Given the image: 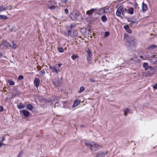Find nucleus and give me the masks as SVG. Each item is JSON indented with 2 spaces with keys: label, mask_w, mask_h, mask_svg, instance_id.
<instances>
[{
  "label": "nucleus",
  "mask_w": 157,
  "mask_h": 157,
  "mask_svg": "<svg viewBox=\"0 0 157 157\" xmlns=\"http://www.w3.org/2000/svg\"><path fill=\"white\" fill-rule=\"evenodd\" d=\"M0 111L1 112H2L4 110V109H3V107L2 106H0Z\"/></svg>",
  "instance_id": "38"
},
{
  "label": "nucleus",
  "mask_w": 157,
  "mask_h": 157,
  "mask_svg": "<svg viewBox=\"0 0 157 157\" xmlns=\"http://www.w3.org/2000/svg\"><path fill=\"white\" fill-rule=\"evenodd\" d=\"M18 79L19 80H22L23 79V76L22 75H20L18 77Z\"/></svg>",
  "instance_id": "34"
},
{
  "label": "nucleus",
  "mask_w": 157,
  "mask_h": 157,
  "mask_svg": "<svg viewBox=\"0 0 157 157\" xmlns=\"http://www.w3.org/2000/svg\"><path fill=\"white\" fill-rule=\"evenodd\" d=\"M153 87L154 89H157V83L154 85L153 86Z\"/></svg>",
  "instance_id": "37"
},
{
  "label": "nucleus",
  "mask_w": 157,
  "mask_h": 157,
  "mask_svg": "<svg viewBox=\"0 0 157 157\" xmlns=\"http://www.w3.org/2000/svg\"><path fill=\"white\" fill-rule=\"evenodd\" d=\"M80 101L78 100H76L74 101L73 104L72 105V107L74 108L78 106L80 103Z\"/></svg>",
  "instance_id": "10"
},
{
  "label": "nucleus",
  "mask_w": 157,
  "mask_h": 157,
  "mask_svg": "<svg viewBox=\"0 0 157 157\" xmlns=\"http://www.w3.org/2000/svg\"><path fill=\"white\" fill-rule=\"evenodd\" d=\"M39 73L40 76H43L45 74V72L44 71H41Z\"/></svg>",
  "instance_id": "27"
},
{
  "label": "nucleus",
  "mask_w": 157,
  "mask_h": 157,
  "mask_svg": "<svg viewBox=\"0 0 157 157\" xmlns=\"http://www.w3.org/2000/svg\"><path fill=\"white\" fill-rule=\"evenodd\" d=\"M7 19V17L4 15H0V19Z\"/></svg>",
  "instance_id": "26"
},
{
  "label": "nucleus",
  "mask_w": 157,
  "mask_h": 157,
  "mask_svg": "<svg viewBox=\"0 0 157 157\" xmlns=\"http://www.w3.org/2000/svg\"><path fill=\"white\" fill-rule=\"evenodd\" d=\"M130 46H134L137 44V41L136 39H133V40H131L129 42Z\"/></svg>",
  "instance_id": "12"
},
{
  "label": "nucleus",
  "mask_w": 157,
  "mask_h": 157,
  "mask_svg": "<svg viewBox=\"0 0 157 157\" xmlns=\"http://www.w3.org/2000/svg\"><path fill=\"white\" fill-rule=\"evenodd\" d=\"M26 108L29 110H31L33 109V107L31 104H27L26 105Z\"/></svg>",
  "instance_id": "16"
},
{
  "label": "nucleus",
  "mask_w": 157,
  "mask_h": 157,
  "mask_svg": "<svg viewBox=\"0 0 157 157\" xmlns=\"http://www.w3.org/2000/svg\"><path fill=\"white\" fill-rule=\"evenodd\" d=\"M134 9L133 8H130L128 10L127 12L129 13L132 14L133 13Z\"/></svg>",
  "instance_id": "17"
},
{
  "label": "nucleus",
  "mask_w": 157,
  "mask_h": 157,
  "mask_svg": "<svg viewBox=\"0 0 157 157\" xmlns=\"http://www.w3.org/2000/svg\"><path fill=\"white\" fill-rule=\"evenodd\" d=\"M118 10L121 11L123 14L125 13V12H127L128 11V10H127L125 8L123 7V6L122 5H121L119 6L118 7Z\"/></svg>",
  "instance_id": "7"
},
{
  "label": "nucleus",
  "mask_w": 157,
  "mask_h": 157,
  "mask_svg": "<svg viewBox=\"0 0 157 157\" xmlns=\"http://www.w3.org/2000/svg\"><path fill=\"white\" fill-rule=\"evenodd\" d=\"M61 66V63H59L58 64V66H59V67H60Z\"/></svg>",
  "instance_id": "45"
},
{
  "label": "nucleus",
  "mask_w": 157,
  "mask_h": 157,
  "mask_svg": "<svg viewBox=\"0 0 157 157\" xmlns=\"http://www.w3.org/2000/svg\"><path fill=\"white\" fill-rule=\"evenodd\" d=\"M105 20H102V21H103V22H105Z\"/></svg>",
  "instance_id": "50"
},
{
  "label": "nucleus",
  "mask_w": 157,
  "mask_h": 157,
  "mask_svg": "<svg viewBox=\"0 0 157 157\" xmlns=\"http://www.w3.org/2000/svg\"><path fill=\"white\" fill-rule=\"evenodd\" d=\"M128 35L127 34H125L124 35V38H125V37H127L128 36Z\"/></svg>",
  "instance_id": "43"
},
{
  "label": "nucleus",
  "mask_w": 157,
  "mask_h": 157,
  "mask_svg": "<svg viewBox=\"0 0 157 157\" xmlns=\"http://www.w3.org/2000/svg\"><path fill=\"white\" fill-rule=\"evenodd\" d=\"M90 81L92 82H95V80L94 79L92 78H90L89 79Z\"/></svg>",
  "instance_id": "36"
},
{
  "label": "nucleus",
  "mask_w": 157,
  "mask_h": 157,
  "mask_svg": "<svg viewBox=\"0 0 157 157\" xmlns=\"http://www.w3.org/2000/svg\"><path fill=\"white\" fill-rule=\"evenodd\" d=\"M101 10H102V11H104V10H102V9H101Z\"/></svg>",
  "instance_id": "51"
},
{
  "label": "nucleus",
  "mask_w": 157,
  "mask_h": 157,
  "mask_svg": "<svg viewBox=\"0 0 157 157\" xmlns=\"http://www.w3.org/2000/svg\"><path fill=\"white\" fill-rule=\"evenodd\" d=\"M22 154V153H21V152H20L19 153V155L18 156V157H21V155Z\"/></svg>",
  "instance_id": "42"
},
{
  "label": "nucleus",
  "mask_w": 157,
  "mask_h": 157,
  "mask_svg": "<svg viewBox=\"0 0 157 157\" xmlns=\"http://www.w3.org/2000/svg\"><path fill=\"white\" fill-rule=\"evenodd\" d=\"M157 46L155 45L152 44L149 46L147 48V49H149L150 50H153L156 48H157Z\"/></svg>",
  "instance_id": "15"
},
{
  "label": "nucleus",
  "mask_w": 157,
  "mask_h": 157,
  "mask_svg": "<svg viewBox=\"0 0 157 157\" xmlns=\"http://www.w3.org/2000/svg\"><path fill=\"white\" fill-rule=\"evenodd\" d=\"M80 14L78 12L76 11L75 12V13L74 15V17L75 18H76Z\"/></svg>",
  "instance_id": "22"
},
{
  "label": "nucleus",
  "mask_w": 157,
  "mask_h": 157,
  "mask_svg": "<svg viewBox=\"0 0 157 157\" xmlns=\"http://www.w3.org/2000/svg\"><path fill=\"white\" fill-rule=\"evenodd\" d=\"M6 10V8L2 6H0V13Z\"/></svg>",
  "instance_id": "24"
},
{
  "label": "nucleus",
  "mask_w": 157,
  "mask_h": 157,
  "mask_svg": "<svg viewBox=\"0 0 157 157\" xmlns=\"http://www.w3.org/2000/svg\"><path fill=\"white\" fill-rule=\"evenodd\" d=\"M129 22H131V24H132V25H133L134 26H135L136 25L138 24V22L136 21H133L132 20V21H129ZM133 25H132V26Z\"/></svg>",
  "instance_id": "18"
},
{
  "label": "nucleus",
  "mask_w": 157,
  "mask_h": 157,
  "mask_svg": "<svg viewBox=\"0 0 157 157\" xmlns=\"http://www.w3.org/2000/svg\"><path fill=\"white\" fill-rule=\"evenodd\" d=\"M8 82L9 83L10 85H14V82L12 80H8Z\"/></svg>",
  "instance_id": "29"
},
{
  "label": "nucleus",
  "mask_w": 157,
  "mask_h": 157,
  "mask_svg": "<svg viewBox=\"0 0 157 157\" xmlns=\"http://www.w3.org/2000/svg\"><path fill=\"white\" fill-rule=\"evenodd\" d=\"M142 10L143 12L146 11L148 9L147 5L143 2L142 5Z\"/></svg>",
  "instance_id": "11"
},
{
  "label": "nucleus",
  "mask_w": 157,
  "mask_h": 157,
  "mask_svg": "<svg viewBox=\"0 0 157 157\" xmlns=\"http://www.w3.org/2000/svg\"><path fill=\"white\" fill-rule=\"evenodd\" d=\"M40 82V80L39 78H35L34 83L35 86H36V87H38L39 86Z\"/></svg>",
  "instance_id": "8"
},
{
  "label": "nucleus",
  "mask_w": 157,
  "mask_h": 157,
  "mask_svg": "<svg viewBox=\"0 0 157 157\" xmlns=\"http://www.w3.org/2000/svg\"><path fill=\"white\" fill-rule=\"evenodd\" d=\"M84 144L92 152H95L101 148V145L93 141L85 140L84 141Z\"/></svg>",
  "instance_id": "2"
},
{
  "label": "nucleus",
  "mask_w": 157,
  "mask_h": 157,
  "mask_svg": "<svg viewBox=\"0 0 157 157\" xmlns=\"http://www.w3.org/2000/svg\"><path fill=\"white\" fill-rule=\"evenodd\" d=\"M17 106L18 108L19 109H23L25 107V105H22L21 104L19 105H17Z\"/></svg>",
  "instance_id": "21"
},
{
  "label": "nucleus",
  "mask_w": 157,
  "mask_h": 157,
  "mask_svg": "<svg viewBox=\"0 0 157 157\" xmlns=\"http://www.w3.org/2000/svg\"><path fill=\"white\" fill-rule=\"evenodd\" d=\"M5 137H3V139H2V141H4L5 140Z\"/></svg>",
  "instance_id": "46"
},
{
  "label": "nucleus",
  "mask_w": 157,
  "mask_h": 157,
  "mask_svg": "<svg viewBox=\"0 0 157 157\" xmlns=\"http://www.w3.org/2000/svg\"><path fill=\"white\" fill-rule=\"evenodd\" d=\"M2 143L1 142H0V147H1V146H2Z\"/></svg>",
  "instance_id": "47"
},
{
  "label": "nucleus",
  "mask_w": 157,
  "mask_h": 157,
  "mask_svg": "<svg viewBox=\"0 0 157 157\" xmlns=\"http://www.w3.org/2000/svg\"><path fill=\"white\" fill-rule=\"evenodd\" d=\"M143 66L144 68L147 69L149 68V67L148 65V64L147 63H144L143 64Z\"/></svg>",
  "instance_id": "20"
},
{
  "label": "nucleus",
  "mask_w": 157,
  "mask_h": 157,
  "mask_svg": "<svg viewBox=\"0 0 157 157\" xmlns=\"http://www.w3.org/2000/svg\"><path fill=\"white\" fill-rule=\"evenodd\" d=\"M58 50L60 52H64L63 49L61 47H58Z\"/></svg>",
  "instance_id": "31"
},
{
  "label": "nucleus",
  "mask_w": 157,
  "mask_h": 157,
  "mask_svg": "<svg viewBox=\"0 0 157 157\" xmlns=\"http://www.w3.org/2000/svg\"><path fill=\"white\" fill-rule=\"evenodd\" d=\"M124 28L128 33L131 34L132 33V31L130 29L128 25H124Z\"/></svg>",
  "instance_id": "13"
},
{
  "label": "nucleus",
  "mask_w": 157,
  "mask_h": 157,
  "mask_svg": "<svg viewBox=\"0 0 157 157\" xmlns=\"http://www.w3.org/2000/svg\"><path fill=\"white\" fill-rule=\"evenodd\" d=\"M37 68L38 71L40 70L41 69V67L39 66H37Z\"/></svg>",
  "instance_id": "39"
},
{
  "label": "nucleus",
  "mask_w": 157,
  "mask_h": 157,
  "mask_svg": "<svg viewBox=\"0 0 157 157\" xmlns=\"http://www.w3.org/2000/svg\"><path fill=\"white\" fill-rule=\"evenodd\" d=\"M10 47L13 48H17V45L14 43L13 42H12V44H10Z\"/></svg>",
  "instance_id": "19"
},
{
  "label": "nucleus",
  "mask_w": 157,
  "mask_h": 157,
  "mask_svg": "<svg viewBox=\"0 0 157 157\" xmlns=\"http://www.w3.org/2000/svg\"><path fill=\"white\" fill-rule=\"evenodd\" d=\"M151 75V74H148V75H147V76H149V75Z\"/></svg>",
  "instance_id": "48"
},
{
  "label": "nucleus",
  "mask_w": 157,
  "mask_h": 157,
  "mask_svg": "<svg viewBox=\"0 0 157 157\" xmlns=\"http://www.w3.org/2000/svg\"><path fill=\"white\" fill-rule=\"evenodd\" d=\"M96 157H104V154L102 153H98Z\"/></svg>",
  "instance_id": "25"
},
{
  "label": "nucleus",
  "mask_w": 157,
  "mask_h": 157,
  "mask_svg": "<svg viewBox=\"0 0 157 157\" xmlns=\"http://www.w3.org/2000/svg\"><path fill=\"white\" fill-rule=\"evenodd\" d=\"M10 31H13L14 30H13V29H10Z\"/></svg>",
  "instance_id": "49"
},
{
  "label": "nucleus",
  "mask_w": 157,
  "mask_h": 157,
  "mask_svg": "<svg viewBox=\"0 0 157 157\" xmlns=\"http://www.w3.org/2000/svg\"><path fill=\"white\" fill-rule=\"evenodd\" d=\"M78 56L77 55H73L71 56L72 59L73 60H75L77 58H78Z\"/></svg>",
  "instance_id": "23"
},
{
  "label": "nucleus",
  "mask_w": 157,
  "mask_h": 157,
  "mask_svg": "<svg viewBox=\"0 0 157 157\" xmlns=\"http://www.w3.org/2000/svg\"><path fill=\"white\" fill-rule=\"evenodd\" d=\"M107 18L106 16L105 15H103L101 17V20H107Z\"/></svg>",
  "instance_id": "35"
},
{
  "label": "nucleus",
  "mask_w": 157,
  "mask_h": 157,
  "mask_svg": "<svg viewBox=\"0 0 157 157\" xmlns=\"http://www.w3.org/2000/svg\"><path fill=\"white\" fill-rule=\"evenodd\" d=\"M96 12L98 13V10L97 8H93L90 9L89 10H88L86 12V14L89 16L92 15L94 12Z\"/></svg>",
  "instance_id": "5"
},
{
  "label": "nucleus",
  "mask_w": 157,
  "mask_h": 157,
  "mask_svg": "<svg viewBox=\"0 0 157 157\" xmlns=\"http://www.w3.org/2000/svg\"><path fill=\"white\" fill-rule=\"evenodd\" d=\"M109 35V33L108 32H105V37H106Z\"/></svg>",
  "instance_id": "33"
},
{
  "label": "nucleus",
  "mask_w": 157,
  "mask_h": 157,
  "mask_svg": "<svg viewBox=\"0 0 157 157\" xmlns=\"http://www.w3.org/2000/svg\"><path fill=\"white\" fill-rule=\"evenodd\" d=\"M56 5V3L54 2H51L48 4V6L51 10H53L55 8V6Z\"/></svg>",
  "instance_id": "4"
},
{
  "label": "nucleus",
  "mask_w": 157,
  "mask_h": 157,
  "mask_svg": "<svg viewBox=\"0 0 157 157\" xmlns=\"http://www.w3.org/2000/svg\"><path fill=\"white\" fill-rule=\"evenodd\" d=\"M22 112L24 115L25 117L28 116L30 114V113L26 110H23Z\"/></svg>",
  "instance_id": "14"
},
{
  "label": "nucleus",
  "mask_w": 157,
  "mask_h": 157,
  "mask_svg": "<svg viewBox=\"0 0 157 157\" xmlns=\"http://www.w3.org/2000/svg\"><path fill=\"white\" fill-rule=\"evenodd\" d=\"M49 68L51 70L52 72H55L56 74H58V72L60 71L59 69H57L55 67H52L51 66H49Z\"/></svg>",
  "instance_id": "9"
},
{
  "label": "nucleus",
  "mask_w": 157,
  "mask_h": 157,
  "mask_svg": "<svg viewBox=\"0 0 157 157\" xmlns=\"http://www.w3.org/2000/svg\"><path fill=\"white\" fill-rule=\"evenodd\" d=\"M88 33L89 34L90 32V26L88 27Z\"/></svg>",
  "instance_id": "41"
},
{
  "label": "nucleus",
  "mask_w": 157,
  "mask_h": 157,
  "mask_svg": "<svg viewBox=\"0 0 157 157\" xmlns=\"http://www.w3.org/2000/svg\"><path fill=\"white\" fill-rule=\"evenodd\" d=\"M87 53V59L89 61H91L92 54L90 50L88 49L86 51Z\"/></svg>",
  "instance_id": "6"
},
{
  "label": "nucleus",
  "mask_w": 157,
  "mask_h": 157,
  "mask_svg": "<svg viewBox=\"0 0 157 157\" xmlns=\"http://www.w3.org/2000/svg\"><path fill=\"white\" fill-rule=\"evenodd\" d=\"M121 11L118 10V8L117 10V11L116 12V15L117 16H119L121 15Z\"/></svg>",
  "instance_id": "30"
},
{
  "label": "nucleus",
  "mask_w": 157,
  "mask_h": 157,
  "mask_svg": "<svg viewBox=\"0 0 157 157\" xmlns=\"http://www.w3.org/2000/svg\"><path fill=\"white\" fill-rule=\"evenodd\" d=\"M85 89L83 86H82L80 87L79 93H81Z\"/></svg>",
  "instance_id": "32"
},
{
  "label": "nucleus",
  "mask_w": 157,
  "mask_h": 157,
  "mask_svg": "<svg viewBox=\"0 0 157 157\" xmlns=\"http://www.w3.org/2000/svg\"><path fill=\"white\" fill-rule=\"evenodd\" d=\"M129 110L127 108L126 109H125L124 110V114L125 116H126L127 115V113L129 112Z\"/></svg>",
  "instance_id": "28"
},
{
  "label": "nucleus",
  "mask_w": 157,
  "mask_h": 157,
  "mask_svg": "<svg viewBox=\"0 0 157 157\" xmlns=\"http://www.w3.org/2000/svg\"><path fill=\"white\" fill-rule=\"evenodd\" d=\"M76 25V24L73 23L70 25L66 26V28L67 32L62 31V33L66 36H70L72 37H75L77 36L78 32L75 30H73Z\"/></svg>",
  "instance_id": "1"
},
{
  "label": "nucleus",
  "mask_w": 157,
  "mask_h": 157,
  "mask_svg": "<svg viewBox=\"0 0 157 157\" xmlns=\"http://www.w3.org/2000/svg\"><path fill=\"white\" fill-rule=\"evenodd\" d=\"M10 44L6 41H4L0 44V47L2 48H7L10 47Z\"/></svg>",
  "instance_id": "3"
},
{
  "label": "nucleus",
  "mask_w": 157,
  "mask_h": 157,
  "mask_svg": "<svg viewBox=\"0 0 157 157\" xmlns=\"http://www.w3.org/2000/svg\"><path fill=\"white\" fill-rule=\"evenodd\" d=\"M62 2H63V3H65L66 2H67V1H66L65 0H61Z\"/></svg>",
  "instance_id": "44"
},
{
  "label": "nucleus",
  "mask_w": 157,
  "mask_h": 157,
  "mask_svg": "<svg viewBox=\"0 0 157 157\" xmlns=\"http://www.w3.org/2000/svg\"><path fill=\"white\" fill-rule=\"evenodd\" d=\"M64 10H65V12L66 13V14H67L68 13V10L67 9H65Z\"/></svg>",
  "instance_id": "40"
}]
</instances>
